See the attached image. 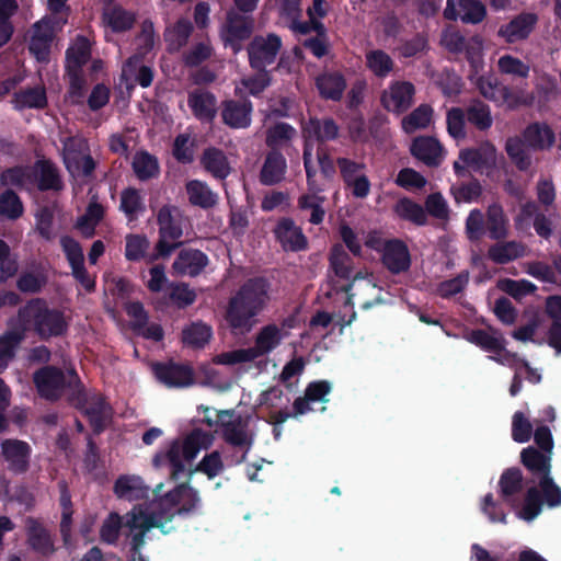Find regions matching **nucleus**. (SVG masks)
Here are the masks:
<instances>
[{"label": "nucleus", "mask_w": 561, "mask_h": 561, "mask_svg": "<svg viewBox=\"0 0 561 561\" xmlns=\"http://www.w3.org/2000/svg\"><path fill=\"white\" fill-rule=\"evenodd\" d=\"M199 503L197 492L188 485L182 484L169 492L165 496L152 502L147 508L135 507L126 515L125 527L131 538V557L129 561H147L139 549L144 545L146 533L152 528H161L163 533L165 523L176 514L188 513Z\"/></svg>", "instance_id": "obj_1"}, {"label": "nucleus", "mask_w": 561, "mask_h": 561, "mask_svg": "<svg viewBox=\"0 0 561 561\" xmlns=\"http://www.w3.org/2000/svg\"><path fill=\"white\" fill-rule=\"evenodd\" d=\"M67 330V321L61 311L51 309L41 299L28 301L9 323L7 334L0 339V370L13 357L15 346L27 331L42 339L61 335Z\"/></svg>", "instance_id": "obj_2"}, {"label": "nucleus", "mask_w": 561, "mask_h": 561, "mask_svg": "<svg viewBox=\"0 0 561 561\" xmlns=\"http://www.w3.org/2000/svg\"><path fill=\"white\" fill-rule=\"evenodd\" d=\"M268 283L263 278H254L244 283L230 299L227 309V322L238 333H244L253 327V319L270 300Z\"/></svg>", "instance_id": "obj_3"}, {"label": "nucleus", "mask_w": 561, "mask_h": 561, "mask_svg": "<svg viewBox=\"0 0 561 561\" xmlns=\"http://www.w3.org/2000/svg\"><path fill=\"white\" fill-rule=\"evenodd\" d=\"M294 323V319H286L280 323H268L256 332L253 346L217 354L213 357V360L215 364L224 366H237L267 356L289 336Z\"/></svg>", "instance_id": "obj_4"}, {"label": "nucleus", "mask_w": 561, "mask_h": 561, "mask_svg": "<svg viewBox=\"0 0 561 561\" xmlns=\"http://www.w3.org/2000/svg\"><path fill=\"white\" fill-rule=\"evenodd\" d=\"M214 443V435L201 428L191 432L172 440L163 450L153 458L157 468L169 467L173 478L185 472L197 455L208 449Z\"/></svg>", "instance_id": "obj_5"}, {"label": "nucleus", "mask_w": 561, "mask_h": 561, "mask_svg": "<svg viewBox=\"0 0 561 561\" xmlns=\"http://www.w3.org/2000/svg\"><path fill=\"white\" fill-rule=\"evenodd\" d=\"M470 62L473 69L470 80L477 85L484 98L505 105L511 110L533 103L534 96L531 93L523 89L513 90L507 87H501L492 76L480 75L483 69V60L480 55L471 57Z\"/></svg>", "instance_id": "obj_6"}, {"label": "nucleus", "mask_w": 561, "mask_h": 561, "mask_svg": "<svg viewBox=\"0 0 561 561\" xmlns=\"http://www.w3.org/2000/svg\"><path fill=\"white\" fill-rule=\"evenodd\" d=\"M34 381L39 394L46 399L58 398L66 387L81 392L80 381L73 369L62 373L59 369L46 367L35 374Z\"/></svg>", "instance_id": "obj_7"}, {"label": "nucleus", "mask_w": 561, "mask_h": 561, "mask_svg": "<svg viewBox=\"0 0 561 561\" xmlns=\"http://www.w3.org/2000/svg\"><path fill=\"white\" fill-rule=\"evenodd\" d=\"M64 162L76 182H84L95 168L87 141L81 137H69L64 141Z\"/></svg>", "instance_id": "obj_8"}, {"label": "nucleus", "mask_w": 561, "mask_h": 561, "mask_svg": "<svg viewBox=\"0 0 561 561\" xmlns=\"http://www.w3.org/2000/svg\"><path fill=\"white\" fill-rule=\"evenodd\" d=\"M304 137H305V151H304V160L305 168L307 173V179H309V183L311 187H313L312 181V147L316 141H327L334 139L337 136L339 128L336 124L330 119L325 118L323 121L319 119H310L302 128Z\"/></svg>", "instance_id": "obj_9"}, {"label": "nucleus", "mask_w": 561, "mask_h": 561, "mask_svg": "<svg viewBox=\"0 0 561 561\" xmlns=\"http://www.w3.org/2000/svg\"><path fill=\"white\" fill-rule=\"evenodd\" d=\"M343 289L348 296L350 304H358L364 309L381 301V287L374 275L366 271L356 273Z\"/></svg>", "instance_id": "obj_10"}, {"label": "nucleus", "mask_w": 561, "mask_h": 561, "mask_svg": "<svg viewBox=\"0 0 561 561\" xmlns=\"http://www.w3.org/2000/svg\"><path fill=\"white\" fill-rule=\"evenodd\" d=\"M66 22V19H58L53 22L51 19L44 18L33 25L30 31L28 48L37 61H48L53 36Z\"/></svg>", "instance_id": "obj_11"}, {"label": "nucleus", "mask_w": 561, "mask_h": 561, "mask_svg": "<svg viewBox=\"0 0 561 561\" xmlns=\"http://www.w3.org/2000/svg\"><path fill=\"white\" fill-rule=\"evenodd\" d=\"M218 419L225 440L248 451L253 443V433L249 428V421L228 410L220 411Z\"/></svg>", "instance_id": "obj_12"}, {"label": "nucleus", "mask_w": 561, "mask_h": 561, "mask_svg": "<svg viewBox=\"0 0 561 561\" xmlns=\"http://www.w3.org/2000/svg\"><path fill=\"white\" fill-rule=\"evenodd\" d=\"M280 38L274 34L255 37L249 47L250 65L255 70H263L274 62L280 48Z\"/></svg>", "instance_id": "obj_13"}, {"label": "nucleus", "mask_w": 561, "mask_h": 561, "mask_svg": "<svg viewBox=\"0 0 561 561\" xmlns=\"http://www.w3.org/2000/svg\"><path fill=\"white\" fill-rule=\"evenodd\" d=\"M60 245L71 267L73 277L87 290H92L95 286V282L84 267V255L79 242L68 236H64L60 238Z\"/></svg>", "instance_id": "obj_14"}, {"label": "nucleus", "mask_w": 561, "mask_h": 561, "mask_svg": "<svg viewBox=\"0 0 561 561\" xmlns=\"http://www.w3.org/2000/svg\"><path fill=\"white\" fill-rule=\"evenodd\" d=\"M415 90L408 81H394L383 90L380 101L382 106L391 113L401 114L413 103Z\"/></svg>", "instance_id": "obj_15"}, {"label": "nucleus", "mask_w": 561, "mask_h": 561, "mask_svg": "<svg viewBox=\"0 0 561 561\" xmlns=\"http://www.w3.org/2000/svg\"><path fill=\"white\" fill-rule=\"evenodd\" d=\"M253 23L250 19L230 12L227 16V23L222 26L220 36L226 46L233 53L241 49V43L248 38L252 32Z\"/></svg>", "instance_id": "obj_16"}, {"label": "nucleus", "mask_w": 561, "mask_h": 561, "mask_svg": "<svg viewBox=\"0 0 561 561\" xmlns=\"http://www.w3.org/2000/svg\"><path fill=\"white\" fill-rule=\"evenodd\" d=\"M156 378L165 387L184 388L194 383L191 367L175 363L156 364L152 367Z\"/></svg>", "instance_id": "obj_17"}, {"label": "nucleus", "mask_w": 561, "mask_h": 561, "mask_svg": "<svg viewBox=\"0 0 561 561\" xmlns=\"http://www.w3.org/2000/svg\"><path fill=\"white\" fill-rule=\"evenodd\" d=\"M485 8L479 0H447L444 15L448 20L460 19L466 23H479L485 16Z\"/></svg>", "instance_id": "obj_18"}, {"label": "nucleus", "mask_w": 561, "mask_h": 561, "mask_svg": "<svg viewBox=\"0 0 561 561\" xmlns=\"http://www.w3.org/2000/svg\"><path fill=\"white\" fill-rule=\"evenodd\" d=\"M337 163L342 176L347 186L351 187L353 195L358 198L366 197L370 191V183L363 173L364 165L345 158L339 159Z\"/></svg>", "instance_id": "obj_19"}, {"label": "nucleus", "mask_w": 561, "mask_h": 561, "mask_svg": "<svg viewBox=\"0 0 561 561\" xmlns=\"http://www.w3.org/2000/svg\"><path fill=\"white\" fill-rule=\"evenodd\" d=\"M1 456L10 470L23 472L28 466L31 447L23 440L5 439L1 443Z\"/></svg>", "instance_id": "obj_20"}, {"label": "nucleus", "mask_w": 561, "mask_h": 561, "mask_svg": "<svg viewBox=\"0 0 561 561\" xmlns=\"http://www.w3.org/2000/svg\"><path fill=\"white\" fill-rule=\"evenodd\" d=\"M153 80V73L149 66H146L139 56L130 57L122 69V81L127 90L137 84L147 88Z\"/></svg>", "instance_id": "obj_21"}, {"label": "nucleus", "mask_w": 561, "mask_h": 561, "mask_svg": "<svg viewBox=\"0 0 561 561\" xmlns=\"http://www.w3.org/2000/svg\"><path fill=\"white\" fill-rule=\"evenodd\" d=\"M411 153L428 167H437L445 158L439 141L433 137H417L411 145Z\"/></svg>", "instance_id": "obj_22"}, {"label": "nucleus", "mask_w": 561, "mask_h": 561, "mask_svg": "<svg viewBox=\"0 0 561 561\" xmlns=\"http://www.w3.org/2000/svg\"><path fill=\"white\" fill-rule=\"evenodd\" d=\"M208 264L207 256L198 250H183L173 262V273L178 276H196Z\"/></svg>", "instance_id": "obj_23"}, {"label": "nucleus", "mask_w": 561, "mask_h": 561, "mask_svg": "<svg viewBox=\"0 0 561 561\" xmlns=\"http://www.w3.org/2000/svg\"><path fill=\"white\" fill-rule=\"evenodd\" d=\"M382 262L392 273L407 271L411 263L407 245L399 240L388 241L382 249Z\"/></svg>", "instance_id": "obj_24"}, {"label": "nucleus", "mask_w": 561, "mask_h": 561, "mask_svg": "<svg viewBox=\"0 0 561 561\" xmlns=\"http://www.w3.org/2000/svg\"><path fill=\"white\" fill-rule=\"evenodd\" d=\"M275 236L285 250L300 251L307 247V238L290 219H283L278 222Z\"/></svg>", "instance_id": "obj_25"}, {"label": "nucleus", "mask_w": 561, "mask_h": 561, "mask_svg": "<svg viewBox=\"0 0 561 561\" xmlns=\"http://www.w3.org/2000/svg\"><path fill=\"white\" fill-rule=\"evenodd\" d=\"M252 103L250 101H226L222 107V119L232 128H247L251 124Z\"/></svg>", "instance_id": "obj_26"}, {"label": "nucleus", "mask_w": 561, "mask_h": 561, "mask_svg": "<svg viewBox=\"0 0 561 561\" xmlns=\"http://www.w3.org/2000/svg\"><path fill=\"white\" fill-rule=\"evenodd\" d=\"M312 181L313 187H311L310 183L308 182L309 193L302 195L298 199V205L301 210L310 211L309 221L311 224L318 225L323 220L325 210L323 208L324 197L319 195L321 188L316 180L314 168H312Z\"/></svg>", "instance_id": "obj_27"}, {"label": "nucleus", "mask_w": 561, "mask_h": 561, "mask_svg": "<svg viewBox=\"0 0 561 561\" xmlns=\"http://www.w3.org/2000/svg\"><path fill=\"white\" fill-rule=\"evenodd\" d=\"M537 16L533 13H523L499 30V35L507 43H515L526 38L533 31Z\"/></svg>", "instance_id": "obj_28"}, {"label": "nucleus", "mask_w": 561, "mask_h": 561, "mask_svg": "<svg viewBox=\"0 0 561 561\" xmlns=\"http://www.w3.org/2000/svg\"><path fill=\"white\" fill-rule=\"evenodd\" d=\"M525 144L535 150L550 149L556 141V134L546 123H533L523 133Z\"/></svg>", "instance_id": "obj_29"}, {"label": "nucleus", "mask_w": 561, "mask_h": 561, "mask_svg": "<svg viewBox=\"0 0 561 561\" xmlns=\"http://www.w3.org/2000/svg\"><path fill=\"white\" fill-rule=\"evenodd\" d=\"M466 340L481 347L485 352L495 353L496 355H494V357H500L501 355L508 353L507 351L504 350V337L502 336V334L495 331H471L466 334ZM490 358L495 360L493 356H490Z\"/></svg>", "instance_id": "obj_30"}, {"label": "nucleus", "mask_w": 561, "mask_h": 561, "mask_svg": "<svg viewBox=\"0 0 561 561\" xmlns=\"http://www.w3.org/2000/svg\"><path fill=\"white\" fill-rule=\"evenodd\" d=\"M82 410L96 432L103 430L111 420V408L99 394L90 396Z\"/></svg>", "instance_id": "obj_31"}, {"label": "nucleus", "mask_w": 561, "mask_h": 561, "mask_svg": "<svg viewBox=\"0 0 561 561\" xmlns=\"http://www.w3.org/2000/svg\"><path fill=\"white\" fill-rule=\"evenodd\" d=\"M160 240L156 245V253L149 259L156 261L159 257H164L171 254L174 248L178 245L173 241L180 239L183 234L182 227L179 220L175 218L169 225L159 229Z\"/></svg>", "instance_id": "obj_32"}, {"label": "nucleus", "mask_w": 561, "mask_h": 561, "mask_svg": "<svg viewBox=\"0 0 561 561\" xmlns=\"http://www.w3.org/2000/svg\"><path fill=\"white\" fill-rule=\"evenodd\" d=\"M187 103L193 114L201 121H211L216 115V99L207 91L198 90L190 93Z\"/></svg>", "instance_id": "obj_33"}, {"label": "nucleus", "mask_w": 561, "mask_h": 561, "mask_svg": "<svg viewBox=\"0 0 561 561\" xmlns=\"http://www.w3.org/2000/svg\"><path fill=\"white\" fill-rule=\"evenodd\" d=\"M114 492L119 499L134 501L147 495L148 489L138 476H122L114 485Z\"/></svg>", "instance_id": "obj_34"}, {"label": "nucleus", "mask_w": 561, "mask_h": 561, "mask_svg": "<svg viewBox=\"0 0 561 561\" xmlns=\"http://www.w3.org/2000/svg\"><path fill=\"white\" fill-rule=\"evenodd\" d=\"M345 87V79L337 72H325L317 78V88L324 99L333 101L340 100Z\"/></svg>", "instance_id": "obj_35"}, {"label": "nucleus", "mask_w": 561, "mask_h": 561, "mask_svg": "<svg viewBox=\"0 0 561 561\" xmlns=\"http://www.w3.org/2000/svg\"><path fill=\"white\" fill-rule=\"evenodd\" d=\"M90 56V44L84 37H77L73 44L67 50V70L77 79L79 70L87 62Z\"/></svg>", "instance_id": "obj_36"}, {"label": "nucleus", "mask_w": 561, "mask_h": 561, "mask_svg": "<svg viewBox=\"0 0 561 561\" xmlns=\"http://www.w3.org/2000/svg\"><path fill=\"white\" fill-rule=\"evenodd\" d=\"M286 160L278 152H271L261 170V182L265 185H273L284 179L286 172Z\"/></svg>", "instance_id": "obj_37"}, {"label": "nucleus", "mask_w": 561, "mask_h": 561, "mask_svg": "<svg viewBox=\"0 0 561 561\" xmlns=\"http://www.w3.org/2000/svg\"><path fill=\"white\" fill-rule=\"evenodd\" d=\"M186 193L191 204L202 208H209L216 205L218 196L206 183L192 180L186 184Z\"/></svg>", "instance_id": "obj_38"}, {"label": "nucleus", "mask_w": 561, "mask_h": 561, "mask_svg": "<svg viewBox=\"0 0 561 561\" xmlns=\"http://www.w3.org/2000/svg\"><path fill=\"white\" fill-rule=\"evenodd\" d=\"M202 163L208 172L218 179L227 178L231 170L224 152L215 148H209L204 152Z\"/></svg>", "instance_id": "obj_39"}, {"label": "nucleus", "mask_w": 561, "mask_h": 561, "mask_svg": "<svg viewBox=\"0 0 561 561\" xmlns=\"http://www.w3.org/2000/svg\"><path fill=\"white\" fill-rule=\"evenodd\" d=\"M13 105L18 110L43 108L47 103L46 92L43 87L23 90L14 94Z\"/></svg>", "instance_id": "obj_40"}, {"label": "nucleus", "mask_w": 561, "mask_h": 561, "mask_svg": "<svg viewBox=\"0 0 561 561\" xmlns=\"http://www.w3.org/2000/svg\"><path fill=\"white\" fill-rule=\"evenodd\" d=\"M271 83L270 76L266 71L257 70L253 77H245L236 83L234 92L239 96H244L247 93L253 96L259 95Z\"/></svg>", "instance_id": "obj_41"}, {"label": "nucleus", "mask_w": 561, "mask_h": 561, "mask_svg": "<svg viewBox=\"0 0 561 561\" xmlns=\"http://www.w3.org/2000/svg\"><path fill=\"white\" fill-rule=\"evenodd\" d=\"M524 254L525 247L522 243L515 241L497 243L489 250L490 259L499 264H504L516 260Z\"/></svg>", "instance_id": "obj_42"}, {"label": "nucleus", "mask_w": 561, "mask_h": 561, "mask_svg": "<svg viewBox=\"0 0 561 561\" xmlns=\"http://www.w3.org/2000/svg\"><path fill=\"white\" fill-rule=\"evenodd\" d=\"M26 529L28 541L31 546L43 554H48L53 551V542L49 534L35 520H26Z\"/></svg>", "instance_id": "obj_43"}, {"label": "nucleus", "mask_w": 561, "mask_h": 561, "mask_svg": "<svg viewBox=\"0 0 561 561\" xmlns=\"http://www.w3.org/2000/svg\"><path fill=\"white\" fill-rule=\"evenodd\" d=\"M497 68L502 75L508 76L514 80L527 78L530 71L527 62L507 54L499 58Z\"/></svg>", "instance_id": "obj_44"}, {"label": "nucleus", "mask_w": 561, "mask_h": 561, "mask_svg": "<svg viewBox=\"0 0 561 561\" xmlns=\"http://www.w3.org/2000/svg\"><path fill=\"white\" fill-rule=\"evenodd\" d=\"M211 335V328L203 322H194L182 332L183 342L193 347H203L209 342Z\"/></svg>", "instance_id": "obj_45"}, {"label": "nucleus", "mask_w": 561, "mask_h": 561, "mask_svg": "<svg viewBox=\"0 0 561 561\" xmlns=\"http://www.w3.org/2000/svg\"><path fill=\"white\" fill-rule=\"evenodd\" d=\"M366 66L375 76L385 78L392 71L393 60L383 50L374 49L366 54Z\"/></svg>", "instance_id": "obj_46"}, {"label": "nucleus", "mask_w": 561, "mask_h": 561, "mask_svg": "<svg viewBox=\"0 0 561 561\" xmlns=\"http://www.w3.org/2000/svg\"><path fill=\"white\" fill-rule=\"evenodd\" d=\"M125 257L128 261H139L142 259H147L148 262H151L149 259L152 255L147 256L150 242L145 236L127 234L125 238Z\"/></svg>", "instance_id": "obj_47"}, {"label": "nucleus", "mask_w": 561, "mask_h": 561, "mask_svg": "<svg viewBox=\"0 0 561 561\" xmlns=\"http://www.w3.org/2000/svg\"><path fill=\"white\" fill-rule=\"evenodd\" d=\"M104 23L114 32H123L131 27L135 18L122 8H107L103 13Z\"/></svg>", "instance_id": "obj_48"}, {"label": "nucleus", "mask_w": 561, "mask_h": 561, "mask_svg": "<svg viewBox=\"0 0 561 561\" xmlns=\"http://www.w3.org/2000/svg\"><path fill=\"white\" fill-rule=\"evenodd\" d=\"M432 115L433 111L428 105H420L402 119V128L408 134L426 128L432 121Z\"/></svg>", "instance_id": "obj_49"}, {"label": "nucleus", "mask_w": 561, "mask_h": 561, "mask_svg": "<svg viewBox=\"0 0 561 561\" xmlns=\"http://www.w3.org/2000/svg\"><path fill=\"white\" fill-rule=\"evenodd\" d=\"M394 211L400 218L420 226L425 225L427 220L423 207L409 198L400 199L394 207Z\"/></svg>", "instance_id": "obj_50"}, {"label": "nucleus", "mask_w": 561, "mask_h": 561, "mask_svg": "<svg viewBox=\"0 0 561 561\" xmlns=\"http://www.w3.org/2000/svg\"><path fill=\"white\" fill-rule=\"evenodd\" d=\"M522 461L530 471L548 476L547 473L550 470L549 455L528 447L522 451Z\"/></svg>", "instance_id": "obj_51"}, {"label": "nucleus", "mask_w": 561, "mask_h": 561, "mask_svg": "<svg viewBox=\"0 0 561 561\" xmlns=\"http://www.w3.org/2000/svg\"><path fill=\"white\" fill-rule=\"evenodd\" d=\"M133 169L140 180H148L159 173L158 161L147 152H138L133 160Z\"/></svg>", "instance_id": "obj_52"}, {"label": "nucleus", "mask_w": 561, "mask_h": 561, "mask_svg": "<svg viewBox=\"0 0 561 561\" xmlns=\"http://www.w3.org/2000/svg\"><path fill=\"white\" fill-rule=\"evenodd\" d=\"M488 230L492 239L504 238L507 233V219L499 205H492L488 209Z\"/></svg>", "instance_id": "obj_53"}, {"label": "nucleus", "mask_w": 561, "mask_h": 561, "mask_svg": "<svg viewBox=\"0 0 561 561\" xmlns=\"http://www.w3.org/2000/svg\"><path fill=\"white\" fill-rule=\"evenodd\" d=\"M34 175L37 179V186L41 190L59 188V178L56 169L47 161H41L36 164Z\"/></svg>", "instance_id": "obj_54"}, {"label": "nucleus", "mask_w": 561, "mask_h": 561, "mask_svg": "<svg viewBox=\"0 0 561 561\" xmlns=\"http://www.w3.org/2000/svg\"><path fill=\"white\" fill-rule=\"evenodd\" d=\"M103 207L95 203L91 202L85 214L79 218L77 227L81 231L83 236L87 238L92 237L94 232L95 226L103 217Z\"/></svg>", "instance_id": "obj_55"}, {"label": "nucleus", "mask_w": 561, "mask_h": 561, "mask_svg": "<svg viewBox=\"0 0 561 561\" xmlns=\"http://www.w3.org/2000/svg\"><path fill=\"white\" fill-rule=\"evenodd\" d=\"M121 209L129 219L138 217L145 206L140 193L135 188H126L122 192Z\"/></svg>", "instance_id": "obj_56"}, {"label": "nucleus", "mask_w": 561, "mask_h": 561, "mask_svg": "<svg viewBox=\"0 0 561 561\" xmlns=\"http://www.w3.org/2000/svg\"><path fill=\"white\" fill-rule=\"evenodd\" d=\"M499 288L515 299H522L525 296L536 291L537 286L527 279H502L497 284Z\"/></svg>", "instance_id": "obj_57"}, {"label": "nucleus", "mask_w": 561, "mask_h": 561, "mask_svg": "<svg viewBox=\"0 0 561 561\" xmlns=\"http://www.w3.org/2000/svg\"><path fill=\"white\" fill-rule=\"evenodd\" d=\"M331 268L336 276L348 279L352 275L351 259L342 245H335L330 255Z\"/></svg>", "instance_id": "obj_58"}, {"label": "nucleus", "mask_w": 561, "mask_h": 561, "mask_svg": "<svg viewBox=\"0 0 561 561\" xmlns=\"http://www.w3.org/2000/svg\"><path fill=\"white\" fill-rule=\"evenodd\" d=\"M467 116L468 121L481 130L490 128L493 122L490 107L481 102L472 103L468 107Z\"/></svg>", "instance_id": "obj_59"}, {"label": "nucleus", "mask_w": 561, "mask_h": 561, "mask_svg": "<svg viewBox=\"0 0 561 561\" xmlns=\"http://www.w3.org/2000/svg\"><path fill=\"white\" fill-rule=\"evenodd\" d=\"M500 488L504 500L511 503V497L522 488V473L519 470L511 469L505 471L501 477Z\"/></svg>", "instance_id": "obj_60"}, {"label": "nucleus", "mask_w": 561, "mask_h": 561, "mask_svg": "<svg viewBox=\"0 0 561 561\" xmlns=\"http://www.w3.org/2000/svg\"><path fill=\"white\" fill-rule=\"evenodd\" d=\"M396 184L404 190L413 191L423 188L427 184V180L414 169L405 168L399 171Z\"/></svg>", "instance_id": "obj_61"}, {"label": "nucleus", "mask_w": 561, "mask_h": 561, "mask_svg": "<svg viewBox=\"0 0 561 561\" xmlns=\"http://www.w3.org/2000/svg\"><path fill=\"white\" fill-rule=\"evenodd\" d=\"M191 28V23L185 20H181L173 27L168 28L165 38L169 42L170 48L176 50L182 47L190 36Z\"/></svg>", "instance_id": "obj_62"}, {"label": "nucleus", "mask_w": 561, "mask_h": 561, "mask_svg": "<svg viewBox=\"0 0 561 561\" xmlns=\"http://www.w3.org/2000/svg\"><path fill=\"white\" fill-rule=\"evenodd\" d=\"M533 425L523 412H515L512 420V437L517 443H526L530 439Z\"/></svg>", "instance_id": "obj_63"}, {"label": "nucleus", "mask_w": 561, "mask_h": 561, "mask_svg": "<svg viewBox=\"0 0 561 561\" xmlns=\"http://www.w3.org/2000/svg\"><path fill=\"white\" fill-rule=\"evenodd\" d=\"M23 213V205L20 198L11 191L0 195V215L10 219L20 217Z\"/></svg>", "instance_id": "obj_64"}]
</instances>
